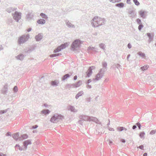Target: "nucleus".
Instances as JSON below:
<instances>
[{
    "instance_id": "9b49d317",
    "label": "nucleus",
    "mask_w": 156,
    "mask_h": 156,
    "mask_svg": "<svg viewBox=\"0 0 156 156\" xmlns=\"http://www.w3.org/2000/svg\"><path fill=\"white\" fill-rule=\"evenodd\" d=\"M95 68V67L94 66H92L89 68L87 72V76L88 77H90L92 74V70L94 69Z\"/></svg>"
},
{
    "instance_id": "052dcab7",
    "label": "nucleus",
    "mask_w": 156,
    "mask_h": 156,
    "mask_svg": "<svg viewBox=\"0 0 156 156\" xmlns=\"http://www.w3.org/2000/svg\"><path fill=\"white\" fill-rule=\"evenodd\" d=\"M120 141L122 143H125L126 142V140L124 139H122L120 140Z\"/></svg>"
},
{
    "instance_id": "393cba45",
    "label": "nucleus",
    "mask_w": 156,
    "mask_h": 156,
    "mask_svg": "<svg viewBox=\"0 0 156 156\" xmlns=\"http://www.w3.org/2000/svg\"><path fill=\"white\" fill-rule=\"evenodd\" d=\"M37 22L38 24L42 25L45 24L46 22L45 20L41 19L38 20Z\"/></svg>"
},
{
    "instance_id": "7c9ffc66",
    "label": "nucleus",
    "mask_w": 156,
    "mask_h": 156,
    "mask_svg": "<svg viewBox=\"0 0 156 156\" xmlns=\"http://www.w3.org/2000/svg\"><path fill=\"white\" fill-rule=\"evenodd\" d=\"M40 16L43 19H45V20H47L48 19V17L45 14L41 13L40 14Z\"/></svg>"
},
{
    "instance_id": "7ed1b4c3",
    "label": "nucleus",
    "mask_w": 156,
    "mask_h": 156,
    "mask_svg": "<svg viewBox=\"0 0 156 156\" xmlns=\"http://www.w3.org/2000/svg\"><path fill=\"white\" fill-rule=\"evenodd\" d=\"M64 118L63 115L58 114H55L51 118L50 120L51 122L55 123Z\"/></svg>"
},
{
    "instance_id": "bb28decb",
    "label": "nucleus",
    "mask_w": 156,
    "mask_h": 156,
    "mask_svg": "<svg viewBox=\"0 0 156 156\" xmlns=\"http://www.w3.org/2000/svg\"><path fill=\"white\" fill-rule=\"evenodd\" d=\"M71 75L69 74H66L63 76L62 78V81H64L67 78L69 77Z\"/></svg>"
},
{
    "instance_id": "338daca9",
    "label": "nucleus",
    "mask_w": 156,
    "mask_h": 156,
    "mask_svg": "<svg viewBox=\"0 0 156 156\" xmlns=\"http://www.w3.org/2000/svg\"><path fill=\"white\" fill-rule=\"evenodd\" d=\"M77 76H75L73 78L74 80H76L77 79Z\"/></svg>"
},
{
    "instance_id": "423d86ee",
    "label": "nucleus",
    "mask_w": 156,
    "mask_h": 156,
    "mask_svg": "<svg viewBox=\"0 0 156 156\" xmlns=\"http://www.w3.org/2000/svg\"><path fill=\"white\" fill-rule=\"evenodd\" d=\"M81 43L82 41L80 40L76 39L73 43L72 45V48L73 50H74L76 48H79Z\"/></svg>"
},
{
    "instance_id": "bf43d9fd",
    "label": "nucleus",
    "mask_w": 156,
    "mask_h": 156,
    "mask_svg": "<svg viewBox=\"0 0 156 156\" xmlns=\"http://www.w3.org/2000/svg\"><path fill=\"white\" fill-rule=\"evenodd\" d=\"M139 148L140 149L142 150H143V148H144V146L143 145H140L139 147Z\"/></svg>"
},
{
    "instance_id": "8fccbe9b",
    "label": "nucleus",
    "mask_w": 156,
    "mask_h": 156,
    "mask_svg": "<svg viewBox=\"0 0 156 156\" xmlns=\"http://www.w3.org/2000/svg\"><path fill=\"white\" fill-rule=\"evenodd\" d=\"M72 86H73L72 85H71L68 84L66 85V88H70Z\"/></svg>"
},
{
    "instance_id": "3c124183",
    "label": "nucleus",
    "mask_w": 156,
    "mask_h": 156,
    "mask_svg": "<svg viewBox=\"0 0 156 156\" xmlns=\"http://www.w3.org/2000/svg\"><path fill=\"white\" fill-rule=\"evenodd\" d=\"M136 125L137 126L139 129H140L141 125L140 123L139 122H137L136 123Z\"/></svg>"
},
{
    "instance_id": "680f3d73",
    "label": "nucleus",
    "mask_w": 156,
    "mask_h": 156,
    "mask_svg": "<svg viewBox=\"0 0 156 156\" xmlns=\"http://www.w3.org/2000/svg\"><path fill=\"white\" fill-rule=\"evenodd\" d=\"M6 135L7 136H11V134H10V133L9 132H8L6 134Z\"/></svg>"
},
{
    "instance_id": "49530a36",
    "label": "nucleus",
    "mask_w": 156,
    "mask_h": 156,
    "mask_svg": "<svg viewBox=\"0 0 156 156\" xmlns=\"http://www.w3.org/2000/svg\"><path fill=\"white\" fill-rule=\"evenodd\" d=\"M156 132V130H152L151 131L150 133V134L151 135H153Z\"/></svg>"
},
{
    "instance_id": "4468645a",
    "label": "nucleus",
    "mask_w": 156,
    "mask_h": 156,
    "mask_svg": "<svg viewBox=\"0 0 156 156\" xmlns=\"http://www.w3.org/2000/svg\"><path fill=\"white\" fill-rule=\"evenodd\" d=\"M102 68L100 70H102V71L104 72L107 70V63L106 62H103L102 63Z\"/></svg>"
},
{
    "instance_id": "6e6d98bb",
    "label": "nucleus",
    "mask_w": 156,
    "mask_h": 156,
    "mask_svg": "<svg viewBox=\"0 0 156 156\" xmlns=\"http://www.w3.org/2000/svg\"><path fill=\"white\" fill-rule=\"evenodd\" d=\"M83 121L82 120L80 119L78 121V123L80 124H82L83 123Z\"/></svg>"
},
{
    "instance_id": "c85d7f7f",
    "label": "nucleus",
    "mask_w": 156,
    "mask_h": 156,
    "mask_svg": "<svg viewBox=\"0 0 156 156\" xmlns=\"http://www.w3.org/2000/svg\"><path fill=\"white\" fill-rule=\"evenodd\" d=\"M19 134L18 133H16L12 135L13 138L16 141L19 140Z\"/></svg>"
},
{
    "instance_id": "ddd939ff",
    "label": "nucleus",
    "mask_w": 156,
    "mask_h": 156,
    "mask_svg": "<svg viewBox=\"0 0 156 156\" xmlns=\"http://www.w3.org/2000/svg\"><path fill=\"white\" fill-rule=\"evenodd\" d=\"M129 16L132 18L135 17L136 15V13H135L133 10H129Z\"/></svg>"
},
{
    "instance_id": "37998d69",
    "label": "nucleus",
    "mask_w": 156,
    "mask_h": 156,
    "mask_svg": "<svg viewBox=\"0 0 156 156\" xmlns=\"http://www.w3.org/2000/svg\"><path fill=\"white\" fill-rule=\"evenodd\" d=\"M136 22L138 24L140 25V24H142L141 20L139 18L137 19Z\"/></svg>"
},
{
    "instance_id": "a211bd4d",
    "label": "nucleus",
    "mask_w": 156,
    "mask_h": 156,
    "mask_svg": "<svg viewBox=\"0 0 156 156\" xmlns=\"http://www.w3.org/2000/svg\"><path fill=\"white\" fill-rule=\"evenodd\" d=\"M24 55L22 54H20L17 56H16L15 57L16 58L17 60H22L24 59Z\"/></svg>"
},
{
    "instance_id": "864d4df0",
    "label": "nucleus",
    "mask_w": 156,
    "mask_h": 156,
    "mask_svg": "<svg viewBox=\"0 0 156 156\" xmlns=\"http://www.w3.org/2000/svg\"><path fill=\"white\" fill-rule=\"evenodd\" d=\"M38 127L37 125H35L32 126V128L33 129H35Z\"/></svg>"
},
{
    "instance_id": "c756f323",
    "label": "nucleus",
    "mask_w": 156,
    "mask_h": 156,
    "mask_svg": "<svg viewBox=\"0 0 156 156\" xmlns=\"http://www.w3.org/2000/svg\"><path fill=\"white\" fill-rule=\"evenodd\" d=\"M16 9L12 7H9L7 8L6 9V11L9 13H11L13 11H15Z\"/></svg>"
},
{
    "instance_id": "6e6552de",
    "label": "nucleus",
    "mask_w": 156,
    "mask_h": 156,
    "mask_svg": "<svg viewBox=\"0 0 156 156\" xmlns=\"http://www.w3.org/2000/svg\"><path fill=\"white\" fill-rule=\"evenodd\" d=\"M34 16V13L32 12H29L26 15V19L28 21L33 19Z\"/></svg>"
},
{
    "instance_id": "cd10ccee",
    "label": "nucleus",
    "mask_w": 156,
    "mask_h": 156,
    "mask_svg": "<svg viewBox=\"0 0 156 156\" xmlns=\"http://www.w3.org/2000/svg\"><path fill=\"white\" fill-rule=\"evenodd\" d=\"M83 94V91H81L79 92L78 94L76 95L75 98L76 99H77L80 96H81Z\"/></svg>"
},
{
    "instance_id": "2f4dec72",
    "label": "nucleus",
    "mask_w": 156,
    "mask_h": 156,
    "mask_svg": "<svg viewBox=\"0 0 156 156\" xmlns=\"http://www.w3.org/2000/svg\"><path fill=\"white\" fill-rule=\"evenodd\" d=\"M115 6L116 7H119L120 8H123L124 6V4L122 2H121L116 4Z\"/></svg>"
},
{
    "instance_id": "9d476101",
    "label": "nucleus",
    "mask_w": 156,
    "mask_h": 156,
    "mask_svg": "<svg viewBox=\"0 0 156 156\" xmlns=\"http://www.w3.org/2000/svg\"><path fill=\"white\" fill-rule=\"evenodd\" d=\"M68 45L69 44L67 43H66L58 46L57 48L60 51L62 49L65 48L66 47H67Z\"/></svg>"
},
{
    "instance_id": "1a4fd4ad",
    "label": "nucleus",
    "mask_w": 156,
    "mask_h": 156,
    "mask_svg": "<svg viewBox=\"0 0 156 156\" xmlns=\"http://www.w3.org/2000/svg\"><path fill=\"white\" fill-rule=\"evenodd\" d=\"M68 109L73 113H76L78 111V109L76 108L74 106L71 105L68 107Z\"/></svg>"
},
{
    "instance_id": "f03ea898",
    "label": "nucleus",
    "mask_w": 156,
    "mask_h": 156,
    "mask_svg": "<svg viewBox=\"0 0 156 156\" xmlns=\"http://www.w3.org/2000/svg\"><path fill=\"white\" fill-rule=\"evenodd\" d=\"M80 119L82 120L85 121H92L97 123H99V121L97 118L93 117H90L86 115H80L79 117Z\"/></svg>"
},
{
    "instance_id": "69168bd1",
    "label": "nucleus",
    "mask_w": 156,
    "mask_h": 156,
    "mask_svg": "<svg viewBox=\"0 0 156 156\" xmlns=\"http://www.w3.org/2000/svg\"><path fill=\"white\" fill-rule=\"evenodd\" d=\"M136 128V125H133L132 127V129H135Z\"/></svg>"
},
{
    "instance_id": "58836bf2",
    "label": "nucleus",
    "mask_w": 156,
    "mask_h": 156,
    "mask_svg": "<svg viewBox=\"0 0 156 156\" xmlns=\"http://www.w3.org/2000/svg\"><path fill=\"white\" fill-rule=\"evenodd\" d=\"M110 2L112 3L119 2L121 1V0H109Z\"/></svg>"
},
{
    "instance_id": "72a5a7b5",
    "label": "nucleus",
    "mask_w": 156,
    "mask_h": 156,
    "mask_svg": "<svg viewBox=\"0 0 156 156\" xmlns=\"http://www.w3.org/2000/svg\"><path fill=\"white\" fill-rule=\"evenodd\" d=\"M62 54L61 53H58V54H55L51 55H50V56L51 58H53L57 56H59L60 55H61Z\"/></svg>"
},
{
    "instance_id": "c03bdc74",
    "label": "nucleus",
    "mask_w": 156,
    "mask_h": 156,
    "mask_svg": "<svg viewBox=\"0 0 156 156\" xmlns=\"http://www.w3.org/2000/svg\"><path fill=\"white\" fill-rule=\"evenodd\" d=\"M143 27H144V26L142 24H140L138 27V29L140 31V30H141V29H142V28Z\"/></svg>"
},
{
    "instance_id": "e2e57ef3",
    "label": "nucleus",
    "mask_w": 156,
    "mask_h": 156,
    "mask_svg": "<svg viewBox=\"0 0 156 156\" xmlns=\"http://www.w3.org/2000/svg\"><path fill=\"white\" fill-rule=\"evenodd\" d=\"M91 82V79H90L88 80L87 82V84H88L89 83H90Z\"/></svg>"
},
{
    "instance_id": "6ab92c4d",
    "label": "nucleus",
    "mask_w": 156,
    "mask_h": 156,
    "mask_svg": "<svg viewBox=\"0 0 156 156\" xmlns=\"http://www.w3.org/2000/svg\"><path fill=\"white\" fill-rule=\"evenodd\" d=\"M43 35L40 34L35 36V39L37 41H39L42 38Z\"/></svg>"
},
{
    "instance_id": "09e8293b",
    "label": "nucleus",
    "mask_w": 156,
    "mask_h": 156,
    "mask_svg": "<svg viewBox=\"0 0 156 156\" xmlns=\"http://www.w3.org/2000/svg\"><path fill=\"white\" fill-rule=\"evenodd\" d=\"M7 110H1L0 111V114H2L6 112Z\"/></svg>"
},
{
    "instance_id": "20e7f679",
    "label": "nucleus",
    "mask_w": 156,
    "mask_h": 156,
    "mask_svg": "<svg viewBox=\"0 0 156 156\" xmlns=\"http://www.w3.org/2000/svg\"><path fill=\"white\" fill-rule=\"evenodd\" d=\"M29 38V34H25L19 37L18 40V43L20 44H23L27 41Z\"/></svg>"
},
{
    "instance_id": "5701e85b",
    "label": "nucleus",
    "mask_w": 156,
    "mask_h": 156,
    "mask_svg": "<svg viewBox=\"0 0 156 156\" xmlns=\"http://www.w3.org/2000/svg\"><path fill=\"white\" fill-rule=\"evenodd\" d=\"M59 83V81L57 80L52 81L51 82V84L53 86H58Z\"/></svg>"
},
{
    "instance_id": "5fc2aeb1",
    "label": "nucleus",
    "mask_w": 156,
    "mask_h": 156,
    "mask_svg": "<svg viewBox=\"0 0 156 156\" xmlns=\"http://www.w3.org/2000/svg\"><path fill=\"white\" fill-rule=\"evenodd\" d=\"M86 87H87V88H88V89H90V88H91L92 87H91V86L90 85L88 84L87 86H86Z\"/></svg>"
},
{
    "instance_id": "f8f14e48",
    "label": "nucleus",
    "mask_w": 156,
    "mask_h": 156,
    "mask_svg": "<svg viewBox=\"0 0 156 156\" xmlns=\"http://www.w3.org/2000/svg\"><path fill=\"white\" fill-rule=\"evenodd\" d=\"M147 13L146 11H144L143 10H141L139 12V14L140 15L141 17L143 18H145L146 15L145 13Z\"/></svg>"
},
{
    "instance_id": "0eeeda50",
    "label": "nucleus",
    "mask_w": 156,
    "mask_h": 156,
    "mask_svg": "<svg viewBox=\"0 0 156 156\" xmlns=\"http://www.w3.org/2000/svg\"><path fill=\"white\" fill-rule=\"evenodd\" d=\"M105 73L102 70H100L99 72L96 76L95 80H100L103 77Z\"/></svg>"
},
{
    "instance_id": "aec40b11",
    "label": "nucleus",
    "mask_w": 156,
    "mask_h": 156,
    "mask_svg": "<svg viewBox=\"0 0 156 156\" xmlns=\"http://www.w3.org/2000/svg\"><path fill=\"white\" fill-rule=\"evenodd\" d=\"M8 85L7 84H5L3 87V88L2 90V93L3 94H6L8 91Z\"/></svg>"
},
{
    "instance_id": "f3484780",
    "label": "nucleus",
    "mask_w": 156,
    "mask_h": 156,
    "mask_svg": "<svg viewBox=\"0 0 156 156\" xmlns=\"http://www.w3.org/2000/svg\"><path fill=\"white\" fill-rule=\"evenodd\" d=\"M147 36L149 37V39L148 40V42L150 43L152 41L153 37H154V36L153 35H151V34L149 33H147Z\"/></svg>"
},
{
    "instance_id": "c9c22d12",
    "label": "nucleus",
    "mask_w": 156,
    "mask_h": 156,
    "mask_svg": "<svg viewBox=\"0 0 156 156\" xmlns=\"http://www.w3.org/2000/svg\"><path fill=\"white\" fill-rule=\"evenodd\" d=\"M96 49V48L95 47H89L88 48V50H91L93 51H95V52H97V51H96L95 50H94Z\"/></svg>"
},
{
    "instance_id": "a878e982",
    "label": "nucleus",
    "mask_w": 156,
    "mask_h": 156,
    "mask_svg": "<svg viewBox=\"0 0 156 156\" xmlns=\"http://www.w3.org/2000/svg\"><path fill=\"white\" fill-rule=\"evenodd\" d=\"M99 46L101 48L103 49L104 51H105L106 50L105 48L106 47V46L105 44L103 43H101L99 44Z\"/></svg>"
},
{
    "instance_id": "13d9d810",
    "label": "nucleus",
    "mask_w": 156,
    "mask_h": 156,
    "mask_svg": "<svg viewBox=\"0 0 156 156\" xmlns=\"http://www.w3.org/2000/svg\"><path fill=\"white\" fill-rule=\"evenodd\" d=\"M59 50L58 49H57V48H56L54 50V52L55 53L59 52Z\"/></svg>"
},
{
    "instance_id": "dca6fc26",
    "label": "nucleus",
    "mask_w": 156,
    "mask_h": 156,
    "mask_svg": "<svg viewBox=\"0 0 156 156\" xmlns=\"http://www.w3.org/2000/svg\"><path fill=\"white\" fill-rule=\"evenodd\" d=\"M66 25L68 27L70 28H74L75 26L71 23L69 20H66L65 21Z\"/></svg>"
},
{
    "instance_id": "a18cd8bd",
    "label": "nucleus",
    "mask_w": 156,
    "mask_h": 156,
    "mask_svg": "<svg viewBox=\"0 0 156 156\" xmlns=\"http://www.w3.org/2000/svg\"><path fill=\"white\" fill-rule=\"evenodd\" d=\"M13 90L15 92H17L18 91V88L16 86H15L14 87Z\"/></svg>"
},
{
    "instance_id": "e433bc0d",
    "label": "nucleus",
    "mask_w": 156,
    "mask_h": 156,
    "mask_svg": "<svg viewBox=\"0 0 156 156\" xmlns=\"http://www.w3.org/2000/svg\"><path fill=\"white\" fill-rule=\"evenodd\" d=\"M149 66L148 65L144 66L141 68V69L142 70H147Z\"/></svg>"
},
{
    "instance_id": "473e14b6",
    "label": "nucleus",
    "mask_w": 156,
    "mask_h": 156,
    "mask_svg": "<svg viewBox=\"0 0 156 156\" xmlns=\"http://www.w3.org/2000/svg\"><path fill=\"white\" fill-rule=\"evenodd\" d=\"M50 112V111L48 109L44 110L42 111V113L44 114H48Z\"/></svg>"
},
{
    "instance_id": "f257e3e1",
    "label": "nucleus",
    "mask_w": 156,
    "mask_h": 156,
    "mask_svg": "<svg viewBox=\"0 0 156 156\" xmlns=\"http://www.w3.org/2000/svg\"><path fill=\"white\" fill-rule=\"evenodd\" d=\"M106 22L105 19L96 16L91 20V23L93 27H96L105 25Z\"/></svg>"
},
{
    "instance_id": "4c0bfd02",
    "label": "nucleus",
    "mask_w": 156,
    "mask_h": 156,
    "mask_svg": "<svg viewBox=\"0 0 156 156\" xmlns=\"http://www.w3.org/2000/svg\"><path fill=\"white\" fill-rule=\"evenodd\" d=\"M145 135V133L144 132L140 133L139 136L141 138H144V135Z\"/></svg>"
},
{
    "instance_id": "412c9836",
    "label": "nucleus",
    "mask_w": 156,
    "mask_h": 156,
    "mask_svg": "<svg viewBox=\"0 0 156 156\" xmlns=\"http://www.w3.org/2000/svg\"><path fill=\"white\" fill-rule=\"evenodd\" d=\"M82 84V81L79 80L76 83L72 84L73 87H78L80 86Z\"/></svg>"
},
{
    "instance_id": "39448f33",
    "label": "nucleus",
    "mask_w": 156,
    "mask_h": 156,
    "mask_svg": "<svg viewBox=\"0 0 156 156\" xmlns=\"http://www.w3.org/2000/svg\"><path fill=\"white\" fill-rule=\"evenodd\" d=\"M12 16L13 19L16 20V21L18 22L21 17V13L18 12L17 11H15V12L12 14Z\"/></svg>"
},
{
    "instance_id": "4be33fe9",
    "label": "nucleus",
    "mask_w": 156,
    "mask_h": 156,
    "mask_svg": "<svg viewBox=\"0 0 156 156\" xmlns=\"http://www.w3.org/2000/svg\"><path fill=\"white\" fill-rule=\"evenodd\" d=\"M121 65L118 64H114L112 66L111 68L114 69H115L116 68L118 69L119 68H121Z\"/></svg>"
},
{
    "instance_id": "b1692460",
    "label": "nucleus",
    "mask_w": 156,
    "mask_h": 156,
    "mask_svg": "<svg viewBox=\"0 0 156 156\" xmlns=\"http://www.w3.org/2000/svg\"><path fill=\"white\" fill-rule=\"evenodd\" d=\"M27 137L28 136L27 134H23L20 137H19V140H23L24 139H27Z\"/></svg>"
},
{
    "instance_id": "603ef678",
    "label": "nucleus",
    "mask_w": 156,
    "mask_h": 156,
    "mask_svg": "<svg viewBox=\"0 0 156 156\" xmlns=\"http://www.w3.org/2000/svg\"><path fill=\"white\" fill-rule=\"evenodd\" d=\"M20 147V145H18V144L16 145L15 147L16 149V150L19 149Z\"/></svg>"
},
{
    "instance_id": "774afa93",
    "label": "nucleus",
    "mask_w": 156,
    "mask_h": 156,
    "mask_svg": "<svg viewBox=\"0 0 156 156\" xmlns=\"http://www.w3.org/2000/svg\"><path fill=\"white\" fill-rule=\"evenodd\" d=\"M32 29L31 28H28L27 30V31L28 32H30L31 30Z\"/></svg>"
},
{
    "instance_id": "2eb2a0df",
    "label": "nucleus",
    "mask_w": 156,
    "mask_h": 156,
    "mask_svg": "<svg viewBox=\"0 0 156 156\" xmlns=\"http://www.w3.org/2000/svg\"><path fill=\"white\" fill-rule=\"evenodd\" d=\"M31 144V141L30 140H27L23 142V145L24 146V148L26 149L27 148V147L28 144Z\"/></svg>"
},
{
    "instance_id": "a19ab883",
    "label": "nucleus",
    "mask_w": 156,
    "mask_h": 156,
    "mask_svg": "<svg viewBox=\"0 0 156 156\" xmlns=\"http://www.w3.org/2000/svg\"><path fill=\"white\" fill-rule=\"evenodd\" d=\"M13 20L12 19H8L7 22L8 24H10L12 23Z\"/></svg>"
},
{
    "instance_id": "f704fd0d",
    "label": "nucleus",
    "mask_w": 156,
    "mask_h": 156,
    "mask_svg": "<svg viewBox=\"0 0 156 156\" xmlns=\"http://www.w3.org/2000/svg\"><path fill=\"white\" fill-rule=\"evenodd\" d=\"M137 54L141 57L144 58L145 57V54L141 51H140L137 53Z\"/></svg>"
},
{
    "instance_id": "de8ad7c7",
    "label": "nucleus",
    "mask_w": 156,
    "mask_h": 156,
    "mask_svg": "<svg viewBox=\"0 0 156 156\" xmlns=\"http://www.w3.org/2000/svg\"><path fill=\"white\" fill-rule=\"evenodd\" d=\"M107 128L109 131H114V129L113 128L110 127L109 126H107Z\"/></svg>"
},
{
    "instance_id": "79ce46f5",
    "label": "nucleus",
    "mask_w": 156,
    "mask_h": 156,
    "mask_svg": "<svg viewBox=\"0 0 156 156\" xmlns=\"http://www.w3.org/2000/svg\"><path fill=\"white\" fill-rule=\"evenodd\" d=\"M117 130L120 131H122L123 130V127H118L117 128Z\"/></svg>"
},
{
    "instance_id": "4d7b16f0",
    "label": "nucleus",
    "mask_w": 156,
    "mask_h": 156,
    "mask_svg": "<svg viewBox=\"0 0 156 156\" xmlns=\"http://www.w3.org/2000/svg\"><path fill=\"white\" fill-rule=\"evenodd\" d=\"M128 47L130 49L132 48V45L130 44V43H129L128 44Z\"/></svg>"
},
{
    "instance_id": "ea45409f",
    "label": "nucleus",
    "mask_w": 156,
    "mask_h": 156,
    "mask_svg": "<svg viewBox=\"0 0 156 156\" xmlns=\"http://www.w3.org/2000/svg\"><path fill=\"white\" fill-rule=\"evenodd\" d=\"M133 2L136 5L138 6L140 5V3L137 0H133Z\"/></svg>"
},
{
    "instance_id": "0e129e2a",
    "label": "nucleus",
    "mask_w": 156,
    "mask_h": 156,
    "mask_svg": "<svg viewBox=\"0 0 156 156\" xmlns=\"http://www.w3.org/2000/svg\"><path fill=\"white\" fill-rule=\"evenodd\" d=\"M3 49V47H2V45H0V51L2 50Z\"/></svg>"
}]
</instances>
